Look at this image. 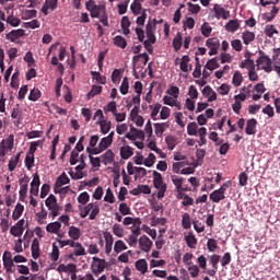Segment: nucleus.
<instances>
[{
	"label": "nucleus",
	"instance_id": "nucleus-1",
	"mask_svg": "<svg viewBox=\"0 0 280 280\" xmlns=\"http://www.w3.org/2000/svg\"><path fill=\"white\" fill-rule=\"evenodd\" d=\"M115 139V131H112L108 136L101 139L98 145L95 149L86 148L88 154H102L105 150H108L113 145Z\"/></svg>",
	"mask_w": 280,
	"mask_h": 280
},
{
	"label": "nucleus",
	"instance_id": "nucleus-2",
	"mask_svg": "<svg viewBox=\"0 0 280 280\" xmlns=\"http://www.w3.org/2000/svg\"><path fill=\"white\" fill-rule=\"evenodd\" d=\"M259 57L256 60L257 69L262 70L265 73H272L273 68H272V59L270 56L266 55L264 50H259Z\"/></svg>",
	"mask_w": 280,
	"mask_h": 280
},
{
	"label": "nucleus",
	"instance_id": "nucleus-3",
	"mask_svg": "<svg viewBox=\"0 0 280 280\" xmlns=\"http://www.w3.org/2000/svg\"><path fill=\"white\" fill-rule=\"evenodd\" d=\"M80 218H86L90 213L89 220H95L100 215V205L97 202H90L84 207H79Z\"/></svg>",
	"mask_w": 280,
	"mask_h": 280
},
{
	"label": "nucleus",
	"instance_id": "nucleus-4",
	"mask_svg": "<svg viewBox=\"0 0 280 280\" xmlns=\"http://www.w3.org/2000/svg\"><path fill=\"white\" fill-rule=\"evenodd\" d=\"M153 187L158 189L156 197L159 198V200H161V198H165V192L167 191V184L163 182V175H161V173L156 171H153Z\"/></svg>",
	"mask_w": 280,
	"mask_h": 280
},
{
	"label": "nucleus",
	"instance_id": "nucleus-5",
	"mask_svg": "<svg viewBox=\"0 0 280 280\" xmlns=\"http://www.w3.org/2000/svg\"><path fill=\"white\" fill-rule=\"evenodd\" d=\"M85 8L90 12L92 19H100L103 14H106V7L96 4L95 0H89L85 3Z\"/></svg>",
	"mask_w": 280,
	"mask_h": 280
},
{
	"label": "nucleus",
	"instance_id": "nucleus-6",
	"mask_svg": "<svg viewBox=\"0 0 280 280\" xmlns=\"http://www.w3.org/2000/svg\"><path fill=\"white\" fill-rule=\"evenodd\" d=\"M45 205L48 211H50L49 215H51L52 219L60 215V210L62 208L60 207V205H58V199L56 198V196L49 195L48 198L45 200Z\"/></svg>",
	"mask_w": 280,
	"mask_h": 280
},
{
	"label": "nucleus",
	"instance_id": "nucleus-7",
	"mask_svg": "<svg viewBox=\"0 0 280 280\" xmlns=\"http://www.w3.org/2000/svg\"><path fill=\"white\" fill-rule=\"evenodd\" d=\"M91 270L94 277H100L106 270V260L97 257L92 258Z\"/></svg>",
	"mask_w": 280,
	"mask_h": 280
},
{
	"label": "nucleus",
	"instance_id": "nucleus-8",
	"mask_svg": "<svg viewBox=\"0 0 280 280\" xmlns=\"http://www.w3.org/2000/svg\"><path fill=\"white\" fill-rule=\"evenodd\" d=\"M226 187H229V185L223 184L219 189L213 190L210 194V200L212 202H215L218 205V202H220L221 200H224L226 198V196L224 194H226Z\"/></svg>",
	"mask_w": 280,
	"mask_h": 280
},
{
	"label": "nucleus",
	"instance_id": "nucleus-9",
	"mask_svg": "<svg viewBox=\"0 0 280 280\" xmlns=\"http://www.w3.org/2000/svg\"><path fill=\"white\" fill-rule=\"evenodd\" d=\"M212 12H214V16L215 19H218V21H220V19H223V21H226V19L231 16V11L224 9L218 3L213 5Z\"/></svg>",
	"mask_w": 280,
	"mask_h": 280
},
{
	"label": "nucleus",
	"instance_id": "nucleus-10",
	"mask_svg": "<svg viewBox=\"0 0 280 280\" xmlns=\"http://www.w3.org/2000/svg\"><path fill=\"white\" fill-rule=\"evenodd\" d=\"M206 46L210 51L208 52L209 56L218 55V49H220V39L218 37H211L206 40Z\"/></svg>",
	"mask_w": 280,
	"mask_h": 280
},
{
	"label": "nucleus",
	"instance_id": "nucleus-11",
	"mask_svg": "<svg viewBox=\"0 0 280 280\" xmlns=\"http://www.w3.org/2000/svg\"><path fill=\"white\" fill-rule=\"evenodd\" d=\"M30 185V176L25 175L20 179V200H23L27 197V187Z\"/></svg>",
	"mask_w": 280,
	"mask_h": 280
},
{
	"label": "nucleus",
	"instance_id": "nucleus-12",
	"mask_svg": "<svg viewBox=\"0 0 280 280\" xmlns=\"http://www.w3.org/2000/svg\"><path fill=\"white\" fill-rule=\"evenodd\" d=\"M25 36V30L19 28V30H12L5 35L7 40H10L11 43H16L19 38H23Z\"/></svg>",
	"mask_w": 280,
	"mask_h": 280
},
{
	"label": "nucleus",
	"instance_id": "nucleus-13",
	"mask_svg": "<svg viewBox=\"0 0 280 280\" xmlns=\"http://www.w3.org/2000/svg\"><path fill=\"white\" fill-rule=\"evenodd\" d=\"M58 8V0H45V3L42 7V12L44 16H47L50 12H54Z\"/></svg>",
	"mask_w": 280,
	"mask_h": 280
},
{
	"label": "nucleus",
	"instance_id": "nucleus-14",
	"mask_svg": "<svg viewBox=\"0 0 280 280\" xmlns=\"http://www.w3.org/2000/svg\"><path fill=\"white\" fill-rule=\"evenodd\" d=\"M152 240H150V237H148L147 235L140 236L139 246L144 253H150V250H152Z\"/></svg>",
	"mask_w": 280,
	"mask_h": 280
},
{
	"label": "nucleus",
	"instance_id": "nucleus-15",
	"mask_svg": "<svg viewBox=\"0 0 280 280\" xmlns=\"http://www.w3.org/2000/svg\"><path fill=\"white\" fill-rule=\"evenodd\" d=\"M154 30H156V24H152V22H148L145 25V34L147 40L150 43H156V36L154 35Z\"/></svg>",
	"mask_w": 280,
	"mask_h": 280
},
{
	"label": "nucleus",
	"instance_id": "nucleus-16",
	"mask_svg": "<svg viewBox=\"0 0 280 280\" xmlns=\"http://www.w3.org/2000/svg\"><path fill=\"white\" fill-rule=\"evenodd\" d=\"M171 180L175 186L177 194H180V191H189V189L183 188V183H185V178L178 177V175H172Z\"/></svg>",
	"mask_w": 280,
	"mask_h": 280
},
{
	"label": "nucleus",
	"instance_id": "nucleus-17",
	"mask_svg": "<svg viewBox=\"0 0 280 280\" xmlns=\"http://www.w3.org/2000/svg\"><path fill=\"white\" fill-rule=\"evenodd\" d=\"M104 240H105V253L106 255H110V253H113V244L115 242V238L113 237V234H110V232H105Z\"/></svg>",
	"mask_w": 280,
	"mask_h": 280
},
{
	"label": "nucleus",
	"instance_id": "nucleus-18",
	"mask_svg": "<svg viewBox=\"0 0 280 280\" xmlns=\"http://www.w3.org/2000/svg\"><path fill=\"white\" fill-rule=\"evenodd\" d=\"M131 196H139L141 194L150 195L152 194V189L148 185H138L137 188L130 190Z\"/></svg>",
	"mask_w": 280,
	"mask_h": 280
},
{
	"label": "nucleus",
	"instance_id": "nucleus-19",
	"mask_svg": "<svg viewBox=\"0 0 280 280\" xmlns=\"http://www.w3.org/2000/svg\"><path fill=\"white\" fill-rule=\"evenodd\" d=\"M245 132L246 135H257V119L250 118L247 120Z\"/></svg>",
	"mask_w": 280,
	"mask_h": 280
},
{
	"label": "nucleus",
	"instance_id": "nucleus-20",
	"mask_svg": "<svg viewBox=\"0 0 280 280\" xmlns=\"http://www.w3.org/2000/svg\"><path fill=\"white\" fill-rule=\"evenodd\" d=\"M72 248H74V257H84V255H86V249L84 248V246H82V243L80 242L74 241V243L72 244Z\"/></svg>",
	"mask_w": 280,
	"mask_h": 280
},
{
	"label": "nucleus",
	"instance_id": "nucleus-21",
	"mask_svg": "<svg viewBox=\"0 0 280 280\" xmlns=\"http://www.w3.org/2000/svg\"><path fill=\"white\" fill-rule=\"evenodd\" d=\"M33 259H38L40 257V242L38 238H34L31 246Z\"/></svg>",
	"mask_w": 280,
	"mask_h": 280
},
{
	"label": "nucleus",
	"instance_id": "nucleus-22",
	"mask_svg": "<svg viewBox=\"0 0 280 280\" xmlns=\"http://www.w3.org/2000/svg\"><path fill=\"white\" fill-rule=\"evenodd\" d=\"M60 229H62V224L58 221L48 223L46 225L47 233H51L52 235H56L60 232Z\"/></svg>",
	"mask_w": 280,
	"mask_h": 280
},
{
	"label": "nucleus",
	"instance_id": "nucleus-23",
	"mask_svg": "<svg viewBox=\"0 0 280 280\" xmlns=\"http://www.w3.org/2000/svg\"><path fill=\"white\" fill-rule=\"evenodd\" d=\"M190 60L191 59L187 55L182 57V62L179 63L180 71L184 73H189V71H191V66H189Z\"/></svg>",
	"mask_w": 280,
	"mask_h": 280
},
{
	"label": "nucleus",
	"instance_id": "nucleus-24",
	"mask_svg": "<svg viewBox=\"0 0 280 280\" xmlns=\"http://www.w3.org/2000/svg\"><path fill=\"white\" fill-rule=\"evenodd\" d=\"M68 235L72 242H78L82 233L79 228L72 225L69 228Z\"/></svg>",
	"mask_w": 280,
	"mask_h": 280
},
{
	"label": "nucleus",
	"instance_id": "nucleus-25",
	"mask_svg": "<svg viewBox=\"0 0 280 280\" xmlns=\"http://www.w3.org/2000/svg\"><path fill=\"white\" fill-rule=\"evenodd\" d=\"M101 159L104 165H108L115 161V153L109 149L103 155H101Z\"/></svg>",
	"mask_w": 280,
	"mask_h": 280
},
{
	"label": "nucleus",
	"instance_id": "nucleus-26",
	"mask_svg": "<svg viewBox=\"0 0 280 280\" xmlns=\"http://www.w3.org/2000/svg\"><path fill=\"white\" fill-rule=\"evenodd\" d=\"M185 242L188 248H196V246H198V238H196L194 232H189V234L185 236Z\"/></svg>",
	"mask_w": 280,
	"mask_h": 280
},
{
	"label": "nucleus",
	"instance_id": "nucleus-27",
	"mask_svg": "<svg viewBox=\"0 0 280 280\" xmlns=\"http://www.w3.org/2000/svg\"><path fill=\"white\" fill-rule=\"evenodd\" d=\"M264 34L267 38H275V34H279V30L273 24H267L264 28Z\"/></svg>",
	"mask_w": 280,
	"mask_h": 280
},
{
	"label": "nucleus",
	"instance_id": "nucleus-28",
	"mask_svg": "<svg viewBox=\"0 0 280 280\" xmlns=\"http://www.w3.org/2000/svg\"><path fill=\"white\" fill-rule=\"evenodd\" d=\"M20 161H21V153H16L14 156H12L8 164L9 172H14Z\"/></svg>",
	"mask_w": 280,
	"mask_h": 280
},
{
	"label": "nucleus",
	"instance_id": "nucleus-29",
	"mask_svg": "<svg viewBox=\"0 0 280 280\" xmlns=\"http://www.w3.org/2000/svg\"><path fill=\"white\" fill-rule=\"evenodd\" d=\"M225 30L226 32H231L232 34H234V32H237V30H240V20H230L225 24Z\"/></svg>",
	"mask_w": 280,
	"mask_h": 280
},
{
	"label": "nucleus",
	"instance_id": "nucleus-30",
	"mask_svg": "<svg viewBox=\"0 0 280 280\" xmlns=\"http://www.w3.org/2000/svg\"><path fill=\"white\" fill-rule=\"evenodd\" d=\"M96 124L100 126L102 135H108V132H110V128H112L110 121L97 120Z\"/></svg>",
	"mask_w": 280,
	"mask_h": 280
},
{
	"label": "nucleus",
	"instance_id": "nucleus-31",
	"mask_svg": "<svg viewBox=\"0 0 280 280\" xmlns=\"http://www.w3.org/2000/svg\"><path fill=\"white\" fill-rule=\"evenodd\" d=\"M242 40L244 45H250L255 40V33L250 31H245L242 33Z\"/></svg>",
	"mask_w": 280,
	"mask_h": 280
},
{
	"label": "nucleus",
	"instance_id": "nucleus-32",
	"mask_svg": "<svg viewBox=\"0 0 280 280\" xmlns=\"http://www.w3.org/2000/svg\"><path fill=\"white\" fill-rule=\"evenodd\" d=\"M132 154H135V151L131 147L127 145V147H121L120 148V156L125 161H128V159H130V156H132Z\"/></svg>",
	"mask_w": 280,
	"mask_h": 280
},
{
	"label": "nucleus",
	"instance_id": "nucleus-33",
	"mask_svg": "<svg viewBox=\"0 0 280 280\" xmlns=\"http://www.w3.org/2000/svg\"><path fill=\"white\" fill-rule=\"evenodd\" d=\"M278 14H279V9L276 5H273L271 12L265 13L262 18L265 21H267V23H271V21H275Z\"/></svg>",
	"mask_w": 280,
	"mask_h": 280
},
{
	"label": "nucleus",
	"instance_id": "nucleus-34",
	"mask_svg": "<svg viewBox=\"0 0 280 280\" xmlns=\"http://www.w3.org/2000/svg\"><path fill=\"white\" fill-rule=\"evenodd\" d=\"M136 269L141 272V275H145L148 272V261L145 259H139L136 261Z\"/></svg>",
	"mask_w": 280,
	"mask_h": 280
},
{
	"label": "nucleus",
	"instance_id": "nucleus-35",
	"mask_svg": "<svg viewBox=\"0 0 280 280\" xmlns=\"http://www.w3.org/2000/svg\"><path fill=\"white\" fill-rule=\"evenodd\" d=\"M71 183V179H69V176H67V173H62L56 180L55 187H62V185H69Z\"/></svg>",
	"mask_w": 280,
	"mask_h": 280
},
{
	"label": "nucleus",
	"instance_id": "nucleus-36",
	"mask_svg": "<svg viewBox=\"0 0 280 280\" xmlns=\"http://www.w3.org/2000/svg\"><path fill=\"white\" fill-rule=\"evenodd\" d=\"M103 88L101 85H92L90 92L88 93V100H93L95 95L102 94Z\"/></svg>",
	"mask_w": 280,
	"mask_h": 280
},
{
	"label": "nucleus",
	"instance_id": "nucleus-37",
	"mask_svg": "<svg viewBox=\"0 0 280 280\" xmlns=\"http://www.w3.org/2000/svg\"><path fill=\"white\" fill-rule=\"evenodd\" d=\"M182 226L185 230L191 229V215H189L187 212H185L182 217Z\"/></svg>",
	"mask_w": 280,
	"mask_h": 280
},
{
	"label": "nucleus",
	"instance_id": "nucleus-38",
	"mask_svg": "<svg viewBox=\"0 0 280 280\" xmlns=\"http://www.w3.org/2000/svg\"><path fill=\"white\" fill-rule=\"evenodd\" d=\"M114 45H116V47H120V49H126V47H128V42H126V38L121 35H118L114 37Z\"/></svg>",
	"mask_w": 280,
	"mask_h": 280
},
{
	"label": "nucleus",
	"instance_id": "nucleus-39",
	"mask_svg": "<svg viewBox=\"0 0 280 280\" xmlns=\"http://www.w3.org/2000/svg\"><path fill=\"white\" fill-rule=\"evenodd\" d=\"M242 82H244V77H242V72L235 71L232 78L233 86H241Z\"/></svg>",
	"mask_w": 280,
	"mask_h": 280
},
{
	"label": "nucleus",
	"instance_id": "nucleus-40",
	"mask_svg": "<svg viewBox=\"0 0 280 280\" xmlns=\"http://www.w3.org/2000/svg\"><path fill=\"white\" fill-rule=\"evenodd\" d=\"M154 128L156 137H163V132H165V128H167V122H156L154 124Z\"/></svg>",
	"mask_w": 280,
	"mask_h": 280
},
{
	"label": "nucleus",
	"instance_id": "nucleus-41",
	"mask_svg": "<svg viewBox=\"0 0 280 280\" xmlns=\"http://www.w3.org/2000/svg\"><path fill=\"white\" fill-rule=\"evenodd\" d=\"M23 211H25V207L21 203H18L15 206V209L12 213V219L13 220H19V218H21V215H23Z\"/></svg>",
	"mask_w": 280,
	"mask_h": 280
},
{
	"label": "nucleus",
	"instance_id": "nucleus-42",
	"mask_svg": "<svg viewBox=\"0 0 280 280\" xmlns=\"http://www.w3.org/2000/svg\"><path fill=\"white\" fill-rule=\"evenodd\" d=\"M122 250H128V246L121 240L116 241L114 245V253L119 254L122 253Z\"/></svg>",
	"mask_w": 280,
	"mask_h": 280
},
{
	"label": "nucleus",
	"instance_id": "nucleus-43",
	"mask_svg": "<svg viewBox=\"0 0 280 280\" xmlns=\"http://www.w3.org/2000/svg\"><path fill=\"white\" fill-rule=\"evenodd\" d=\"M173 47L175 51H179V49L183 47V34L177 33V35L173 39Z\"/></svg>",
	"mask_w": 280,
	"mask_h": 280
},
{
	"label": "nucleus",
	"instance_id": "nucleus-44",
	"mask_svg": "<svg viewBox=\"0 0 280 280\" xmlns=\"http://www.w3.org/2000/svg\"><path fill=\"white\" fill-rule=\"evenodd\" d=\"M141 1L139 0H135L131 5H130V10L132 12V14H135V16H138V14H141Z\"/></svg>",
	"mask_w": 280,
	"mask_h": 280
},
{
	"label": "nucleus",
	"instance_id": "nucleus-45",
	"mask_svg": "<svg viewBox=\"0 0 280 280\" xmlns=\"http://www.w3.org/2000/svg\"><path fill=\"white\" fill-rule=\"evenodd\" d=\"M187 133L189 137H198V124L189 122L187 126Z\"/></svg>",
	"mask_w": 280,
	"mask_h": 280
},
{
	"label": "nucleus",
	"instance_id": "nucleus-46",
	"mask_svg": "<svg viewBox=\"0 0 280 280\" xmlns=\"http://www.w3.org/2000/svg\"><path fill=\"white\" fill-rule=\"evenodd\" d=\"M206 69H208L209 71H214V69H220V63L218 62V58L214 57L208 60L206 65Z\"/></svg>",
	"mask_w": 280,
	"mask_h": 280
},
{
	"label": "nucleus",
	"instance_id": "nucleus-47",
	"mask_svg": "<svg viewBox=\"0 0 280 280\" xmlns=\"http://www.w3.org/2000/svg\"><path fill=\"white\" fill-rule=\"evenodd\" d=\"M37 222L38 224H43L44 220H47V210H45V206L42 203L40 211L37 212L36 214Z\"/></svg>",
	"mask_w": 280,
	"mask_h": 280
},
{
	"label": "nucleus",
	"instance_id": "nucleus-48",
	"mask_svg": "<svg viewBox=\"0 0 280 280\" xmlns=\"http://www.w3.org/2000/svg\"><path fill=\"white\" fill-rule=\"evenodd\" d=\"M165 226L167 224V219L165 218H158V217H152L151 218V226Z\"/></svg>",
	"mask_w": 280,
	"mask_h": 280
},
{
	"label": "nucleus",
	"instance_id": "nucleus-49",
	"mask_svg": "<svg viewBox=\"0 0 280 280\" xmlns=\"http://www.w3.org/2000/svg\"><path fill=\"white\" fill-rule=\"evenodd\" d=\"M126 139H129L130 141H135L136 139H145V133L143 130H138L136 135L126 133Z\"/></svg>",
	"mask_w": 280,
	"mask_h": 280
},
{
	"label": "nucleus",
	"instance_id": "nucleus-50",
	"mask_svg": "<svg viewBox=\"0 0 280 280\" xmlns=\"http://www.w3.org/2000/svg\"><path fill=\"white\" fill-rule=\"evenodd\" d=\"M118 211L121 215H131L132 214L130 207H128V203H126V202H121L119 205Z\"/></svg>",
	"mask_w": 280,
	"mask_h": 280
},
{
	"label": "nucleus",
	"instance_id": "nucleus-51",
	"mask_svg": "<svg viewBox=\"0 0 280 280\" xmlns=\"http://www.w3.org/2000/svg\"><path fill=\"white\" fill-rule=\"evenodd\" d=\"M188 272L192 279H197L200 275V267H198V265H190L188 267Z\"/></svg>",
	"mask_w": 280,
	"mask_h": 280
},
{
	"label": "nucleus",
	"instance_id": "nucleus-52",
	"mask_svg": "<svg viewBox=\"0 0 280 280\" xmlns=\"http://www.w3.org/2000/svg\"><path fill=\"white\" fill-rule=\"evenodd\" d=\"M165 142L167 144L168 150H174V148H176L178 143V141L176 140V137L174 136H167L165 138Z\"/></svg>",
	"mask_w": 280,
	"mask_h": 280
},
{
	"label": "nucleus",
	"instance_id": "nucleus-53",
	"mask_svg": "<svg viewBox=\"0 0 280 280\" xmlns=\"http://www.w3.org/2000/svg\"><path fill=\"white\" fill-rule=\"evenodd\" d=\"M40 95H42L40 90H38V89H33V90H31V92H30L28 100H30L31 102H38V100H40Z\"/></svg>",
	"mask_w": 280,
	"mask_h": 280
},
{
	"label": "nucleus",
	"instance_id": "nucleus-54",
	"mask_svg": "<svg viewBox=\"0 0 280 280\" xmlns=\"http://www.w3.org/2000/svg\"><path fill=\"white\" fill-rule=\"evenodd\" d=\"M211 32H213V28L209 25V23H203L201 25V34L205 36V38H209L211 36Z\"/></svg>",
	"mask_w": 280,
	"mask_h": 280
},
{
	"label": "nucleus",
	"instance_id": "nucleus-55",
	"mask_svg": "<svg viewBox=\"0 0 280 280\" xmlns=\"http://www.w3.org/2000/svg\"><path fill=\"white\" fill-rule=\"evenodd\" d=\"M7 23L11 25V27H19V25H21V19L15 18L14 15H9L7 18Z\"/></svg>",
	"mask_w": 280,
	"mask_h": 280
},
{
	"label": "nucleus",
	"instance_id": "nucleus-56",
	"mask_svg": "<svg viewBox=\"0 0 280 280\" xmlns=\"http://www.w3.org/2000/svg\"><path fill=\"white\" fill-rule=\"evenodd\" d=\"M129 89H130V85L128 83V77H125L122 79L121 84H120V93H121V95H128Z\"/></svg>",
	"mask_w": 280,
	"mask_h": 280
},
{
	"label": "nucleus",
	"instance_id": "nucleus-57",
	"mask_svg": "<svg viewBox=\"0 0 280 280\" xmlns=\"http://www.w3.org/2000/svg\"><path fill=\"white\" fill-rule=\"evenodd\" d=\"M89 200H91V196L86 191H83L78 196L79 205H86Z\"/></svg>",
	"mask_w": 280,
	"mask_h": 280
},
{
	"label": "nucleus",
	"instance_id": "nucleus-58",
	"mask_svg": "<svg viewBox=\"0 0 280 280\" xmlns=\"http://www.w3.org/2000/svg\"><path fill=\"white\" fill-rule=\"evenodd\" d=\"M60 257V249L56 245V243L52 244V250L50 253V259L51 261H57Z\"/></svg>",
	"mask_w": 280,
	"mask_h": 280
},
{
	"label": "nucleus",
	"instance_id": "nucleus-59",
	"mask_svg": "<svg viewBox=\"0 0 280 280\" xmlns=\"http://www.w3.org/2000/svg\"><path fill=\"white\" fill-rule=\"evenodd\" d=\"M209 264L214 268V270H218V264H220V255L213 254L209 258Z\"/></svg>",
	"mask_w": 280,
	"mask_h": 280
},
{
	"label": "nucleus",
	"instance_id": "nucleus-60",
	"mask_svg": "<svg viewBox=\"0 0 280 280\" xmlns=\"http://www.w3.org/2000/svg\"><path fill=\"white\" fill-rule=\"evenodd\" d=\"M231 46L234 49V51H242V49H244V45L242 44V40L240 39H233L231 42Z\"/></svg>",
	"mask_w": 280,
	"mask_h": 280
},
{
	"label": "nucleus",
	"instance_id": "nucleus-61",
	"mask_svg": "<svg viewBox=\"0 0 280 280\" xmlns=\"http://www.w3.org/2000/svg\"><path fill=\"white\" fill-rule=\"evenodd\" d=\"M113 233L116 235V237H124V228L121 225L115 223L113 225Z\"/></svg>",
	"mask_w": 280,
	"mask_h": 280
},
{
	"label": "nucleus",
	"instance_id": "nucleus-62",
	"mask_svg": "<svg viewBox=\"0 0 280 280\" xmlns=\"http://www.w3.org/2000/svg\"><path fill=\"white\" fill-rule=\"evenodd\" d=\"M2 261L7 272H14V270L12 269L14 268V259H3Z\"/></svg>",
	"mask_w": 280,
	"mask_h": 280
},
{
	"label": "nucleus",
	"instance_id": "nucleus-63",
	"mask_svg": "<svg viewBox=\"0 0 280 280\" xmlns=\"http://www.w3.org/2000/svg\"><path fill=\"white\" fill-rule=\"evenodd\" d=\"M24 163L27 170H32L34 167V155L26 154Z\"/></svg>",
	"mask_w": 280,
	"mask_h": 280
},
{
	"label": "nucleus",
	"instance_id": "nucleus-64",
	"mask_svg": "<svg viewBox=\"0 0 280 280\" xmlns=\"http://www.w3.org/2000/svg\"><path fill=\"white\" fill-rule=\"evenodd\" d=\"M272 60L276 65H280V48L273 49Z\"/></svg>",
	"mask_w": 280,
	"mask_h": 280
}]
</instances>
